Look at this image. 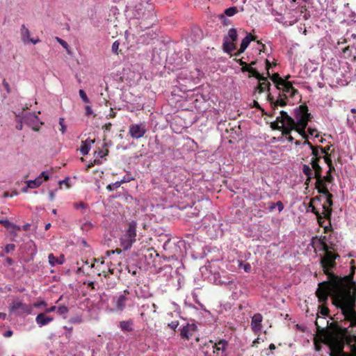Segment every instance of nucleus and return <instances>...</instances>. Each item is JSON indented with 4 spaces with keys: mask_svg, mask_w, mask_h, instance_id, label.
I'll use <instances>...</instances> for the list:
<instances>
[{
    "mask_svg": "<svg viewBox=\"0 0 356 356\" xmlns=\"http://www.w3.org/2000/svg\"><path fill=\"white\" fill-rule=\"evenodd\" d=\"M43 182V180L41 179V177H37L33 180H28L26 181V188L23 189V191L26 192L28 188H36L39 187Z\"/></svg>",
    "mask_w": 356,
    "mask_h": 356,
    "instance_id": "22",
    "label": "nucleus"
},
{
    "mask_svg": "<svg viewBox=\"0 0 356 356\" xmlns=\"http://www.w3.org/2000/svg\"><path fill=\"white\" fill-rule=\"evenodd\" d=\"M159 254L153 248L147 249L142 254L140 259L149 267H156V260L159 259Z\"/></svg>",
    "mask_w": 356,
    "mask_h": 356,
    "instance_id": "7",
    "label": "nucleus"
},
{
    "mask_svg": "<svg viewBox=\"0 0 356 356\" xmlns=\"http://www.w3.org/2000/svg\"><path fill=\"white\" fill-rule=\"evenodd\" d=\"M238 39L237 30L235 28H232L228 31L227 35L224 36L222 47L225 52L231 54L232 51L236 49V47L234 44Z\"/></svg>",
    "mask_w": 356,
    "mask_h": 356,
    "instance_id": "6",
    "label": "nucleus"
},
{
    "mask_svg": "<svg viewBox=\"0 0 356 356\" xmlns=\"http://www.w3.org/2000/svg\"><path fill=\"white\" fill-rule=\"evenodd\" d=\"M127 294H129V291L128 290H124L122 294L113 298V301L115 304V308L118 311L122 312L124 309L126 307V302L128 300L127 296Z\"/></svg>",
    "mask_w": 356,
    "mask_h": 356,
    "instance_id": "13",
    "label": "nucleus"
},
{
    "mask_svg": "<svg viewBox=\"0 0 356 356\" xmlns=\"http://www.w3.org/2000/svg\"><path fill=\"white\" fill-rule=\"evenodd\" d=\"M59 124L60 125L61 128H60V131L64 134L66 131V126L65 124H64V118H59Z\"/></svg>",
    "mask_w": 356,
    "mask_h": 356,
    "instance_id": "48",
    "label": "nucleus"
},
{
    "mask_svg": "<svg viewBox=\"0 0 356 356\" xmlns=\"http://www.w3.org/2000/svg\"><path fill=\"white\" fill-rule=\"evenodd\" d=\"M259 83L255 89V92L257 90H259V92L261 93V92H264L266 89H267L268 91L270 90V84L268 82V81L267 80V78H266V81H259Z\"/></svg>",
    "mask_w": 356,
    "mask_h": 356,
    "instance_id": "26",
    "label": "nucleus"
},
{
    "mask_svg": "<svg viewBox=\"0 0 356 356\" xmlns=\"http://www.w3.org/2000/svg\"><path fill=\"white\" fill-rule=\"evenodd\" d=\"M312 149V155L314 156V158L313 159H318V158H320V159H322V157L321 156H319V149H320V146H314L312 148H311Z\"/></svg>",
    "mask_w": 356,
    "mask_h": 356,
    "instance_id": "39",
    "label": "nucleus"
},
{
    "mask_svg": "<svg viewBox=\"0 0 356 356\" xmlns=\"http://www.w3.org/2000/svg\"><path fill=\"white\" fill-rule=\"evenodd\" d=\"M85 110H86V116H89L90 115H92L93 113V111H92V109L91 108V106L87 105L85 106Z\"/></svg>",
    "mask_w": 356,
    "mask_h": 356,
    "instance_id": "56",
    "label": "nucleus"
},
{
    "mask_svg": "<svg viewBox=\"0 0 356 356\" xmlns=\"http://www.w3.org/2000/svg\"><path fill=\"white\" fill-rule=\"evenodd\" d=\"M238 13V8L236 6L229 7L225 10L223 14L228 17H232Z\"/></svg>",
    "mask_w": 356,
    "mask_h": 356,
    "instance_id": "33",
    "label": "nucleus"
},
{
    "mask_svg": "<svg viewBox=\"0 0 356 356\" xmlns=\"http://www.w3.org/2000/svg\"><path fill=\"white\" fill-rule=\"evenodd\" d=\"M97 154L100 158H104L108 154V150L106 149L105 151L99 149L98 152H95V154Z\"/></svg>",
    "mask_w": 356,
    "mask_h": 356,
    "instance_id": "46",
    "label": "nucleus"
},
{
    "mask_svg": "<svg viewBox=\"0 0 356 356\" xmlns=\"http://www.w3.org/2000/svg\"><path fill=\"white\" fill-rule=\"evenodd\" d=\"M186 325H187V327H188L190 332L195 331L197 328L196 325H195L193 323H192V324L187 323Z\"/></svg>",
    "mask_w": 356,
    "mask_h": 356,
    "instance_id": "61",
    "label": "nucleus"
},
{
    "mask_svg": "<svg viewBox=\"0 0 356 356\" xmlns=\"http://www.w3.org/2000/svg\"><path fill=\"white\" fill-rule=\"evenodd\" d=\"M189 328L188 327H187V325H186L185 326H184L181 329V333H180V335H181V338H184V339H188L190 336H189Z\"/></svg>",
    "mask_w": 356,
    "mask_h": 356,
    "instance_id": "36",
    "label": "nucleus"
},
{
    "mask_svg": "<svg viewBox=\"0 0 356 356\" xmlns=\"http://www.w3.org/2000/svg\"><path fill=\"white\" fill-rule=\"evenodd\" d=\"M320 149H321L322 154L327 155V152L330 149V147H322L320 146Z\"/></svg>",
    "mask_w": 356,
    "mask_h": 356,
    "instance_id": "62",
    "label": "nucleus"
},
{
    "mask_svg": "<svg viewBox=\"0 0 356 356\" xmlns=\"http://www.w3.org/2000/svg\"><path fill=\"white\" fill-rule=\"evenodd\" d=\"M134 321L131 319L122 321L119 323V327L123 332H132L134 330Z\"/></svg>",
    "mask_w": 356,
    "mask_h": 356,
    "instance_id": "19",
    "label": "nucleus"
},
{
    "mask_svg": "<svg viewBox=\"0 0 356 356\" xmlns=\"http://www.w3.org/2000/svg\"><path fill=\"white\" fill-rule=\"evenodd\" d=\"M323 178L327 183H332L334 179L331 175V172L329 174L327 173L326 176L323 177Z\"/></svg>",
    "mask_w": 356,
    "mask_h": 356,
    "instance_id": "50",
    "label": "nucleus"
},
{
    "mask_svg": "<svg viewBox=\"0 0 356 356\" xmlns=\"http://www.w3.org/2000/svg\"><path fill=\"white\" fill-rule=\"evenodd\" d=\"M325 255L321 257V265L323 272L327 275L329 281H324L318 284L316 294L318 301L325 303L331 296L335 307H343L348 309L353 314V307L356 303V282L353 280L356 267L355 261H350V272L348 275L339 277L331 272L337 264L335 260L339 257L338 254L333 253L329 245L322 240H319Z\"/></svg>",
    "mask_w": 356,
    "mask_h": 356,
    "instance_id": "1",
    "label": "nucleus"
},
{
    "mask_svg": "<svg viewBox=\"0 0 356 356\" xmlns=\"http://www.w3.org/2000/svg\"><path fill=\"white\" fill-rule=\"evenodd\" d=\"M129 132L133 138L138 139L144 136L146 129L143 124H134L129 127Z\"/></svg>",
    "mask_w": 356,
    "mask_h": 356,
    "instance_id": "11",
    "label": "nucleus"
},
{
    "mask_svg": "<svg viewBox=\"0 0 356 356\" xmlns=\"http://www.w3.org/2000/svg\"><path fill=\"white\" fill-rule=\"evenodd\" d=\"M262 318L261 314L259 313L252 317L251 328L254 332L257 333L261 330Z\"/></svg>",
    "mask_w": 356,
    "mask_h": 356,
    "instance_id": "14",
    "label": "nucleus"
},
{
    "mask_svg": "<svg viewBox=\"0 0 356 356\" xmlns=\"http://www.w3.org/2000/svg\"><path fill=\"white\" fill-rule=\"evenodd\" d=\"M21 38L22 40L24 43H28V41L30 40V31L26 27L24 24H22L21 26Z\"/></svg>",
    "mask_w": 356,
    "mask_h": 356,
    "instance_id": "25",
    "label": "nucleus"
},
{
    "mask_svg": "<svg viewBox=\"0 0 356 356\" xmlns=\"http://www.w3.org/2000/svg\"><path fill=\"white\" fill-rule=\"evenodd\" d=\"M69 309L66 306H60L57 308V313L59 315L66 314Z\"/></svg>",
    "mask_w": 356,
    "mask_h": 356,
    "instance_id": "44",
    "label": "nucleus"
},
{
    "mask_svg": "<svg viewBox=\"0 0 356 356\" xmlns=\"http://www.w3.org/2000/svg\"><path fill=\"white\" fill-rule=\"evenodd\" d=\"M136 227L137 222L135 220H132L128 223L125 233L120 238L121 245L124 250H127L130 249L132 246V244L136 241V238L137 236Z\"/></svg>",
    "mask_w": 356,
    "mask_h": 356,
    "instance_id": "5",
    "label": "nucleus"
},
{
    "mask_svg": "<svg viewBox=\"0 0 356 356\" xmlns=\"http://www.w3.org/2000/svg\"><path fill=\"white\" fill-rule=\"evenodd\" d=\"M2 84H3L5 90H6V92L8 93H10L11 92V89L10 88V86H9L8 83L5 79L3 80Z\"/></svg>",
    "mask_w": 356,
    "mask_h": 356,
    "instance_id": "54",
    "label": "nucleus"
},
{
    "mask_svg": "<svg viewBox=\"0 0 356 356\" xmlns=\"http://www.w3.org/2000/svg\"><path fill=\"white\" fill-rule=\"evenodd\" d=\"M214 282L218 285H229L233 283V281L229 278L222 280L220 276H218V277H215Z\"/></svg>",
    "mask_w": 356,
    "mask_h": 356,
    "instance_id": "31",
    "label": "nucleus"
},
{
    "mask_svg": "<svg viewBox=\"0 0 356 356\" xmlns=\"http://www.w3.org/2000/svg\"><path fill=\"white\" fill-rule=\"evenodd\" d=\"M218 17L223 26H229L232 23L231 20L227 19L225 14H220L218 16Z\"/></svg>",
    "mask_w": 356,
    "mask_h": 356,
    "instance_id": "35",
    "label": "nucleus"
},
{
    "mask_svg": "<svg viewBox=\"0 0 356 356\" xmlns=\"http://www.w3.org/2000/svg\"><path fill=\"white\" fill-rule=\"evenodd\" d=\"M314 178H316V181L315 183L316 188L318 190V192L319 193V190H321L323 188H327L326 186V181L323 179L322 177V174L319 175L318 177H314Z\"/></svg>",
    "mask_w": 356,
    "mask_h": 356,
    "instance_id": "27",
    "label": "nucleus"
},
{
    "mask_svg": "<svg viewBox=\"0 0 356 356\" xmlns=\"http://www.w3.org/2000/svg\"><path fill=\"white\" fill-rule=\"evenodd\" d=\"M134 16L139 20L138 26L141 31L152 28L158 22L154 6L148 1L136 5Z\"/></svg>",
    "mask_w": 356,
    "mask_h": 356,
    "instance_id": "4",
    "label": "nucleus"
},
{
    "mask_svg": "<svg viewBox=\"0 0 356 356\" xmlns=\"http://www.w3.org/2000/svg\"><path fill=\"white\" fill-rule=\"evenodd\" d=\"M320 160V158H318L312 159L311 161L312 168L314 170V177H319V175L322 174V168L318 164Z\"/></svg>",
    "mask_w": 356,
    "mask_h": 356,
    "instance_id": "23",
    "label": "nucleus"
},
{
    "mask_svg": "<svg viewBox=\"0 0 356 356\" xmlns=\"http://www.w3.org/2000/svg\"><path fill=\"white\" fill-rule=\"evenodd\" d=\"M316 332L321 337V341L327 345L330 349V356H353L343 351L347 337L350 334L348 328L339 325L337 323H331L329 330H325L318 325V319L315 322Z\"/></svg>",
    "mask_w": 356,
    "mask_h": 356,
    "instance_id": "3",
    "label": "nucleus"
},
{
    "mask_svg": "<svg viewBox=\"0 0 356 356\" xmlns=\"http://www.w3.org/2000/svg\"><path fill=\"white\" fill-rule=\"evenodd\" d=\"M13 332L12 330H7L6 332H4L3 337H6V338L10 337L13 335Z\"/></svg>",
    "mask_w": 356,
    "mask_h": 356,
    "instance_id": "63",
    "label": "nucleus"
},
{
    "mask_svg": "<svg viewBox=\"0 0 356 356\" xmlns=\"http://www.w3.org/2000/svg\"><path fill=\"white\" fill-rule=\"evenodd\" d=\"M36 323L40 327L47 325L49 323L53 321V318L45 316L44 314H39L35 318Z\"/></svg>",
    "mask_w": 356,
    "mask_h": 356,
    "instance_id": "18",
    "label": "nucleus"
},
{
    "mask_svg": "<svg viewBox=\"0 0 356 356\" xmlns=\"http://www.w3.org/2000/svg\"><path fill=\"white\" fill-rule=\"evenodd\" d=\"M280 92V94L284 97L285 99H288V97H293L296 93H298V90L295 89L292 83L287 80L284 81L283 85L281 86V88L278 89Z\"/></svg>",
    "mask_w": 356,
    "mask_h": 356,
    "instance_id": "10",
    "label": "nucleus"
},
{
    "mask_svg": "<svg viewBox=\"0 0 356 356\" xmlns=\"http://www.w3.org/2000/svg\"><path fill=\"white\" fill-rule=\"evenodd\" d=\"M112 124L111 122L105 124V125L103 127V129H104L106 131H109L111 129Z\"/></svg>",
    "mask_w": 356,
    "mask_h": 356,
    "instance_id": "64",
    "label": "nucleus"
},
{
    "mask_svg": "<svg viewBox=\"0 0 356 356\" xmlns=\"http://www.w3.org/2000/svg\"><path fill=\"white\" fill-rule=\"evenodd\" d=\"M48 259L49 263L51 266H54L56 265H61L65 261V257L63 254H61L59 257H56L51 253L49 254Z\"/></svg>",
    "mask_w": 356,
    "mask_h": 356,
    "instance_id": "20",
    "label": "nucleus"
},
{
    "mask_svg": "<svg viewBox=\"0 0 356 356\" xmlns=\"http://www.w3.org/2000/svg\"><path fill=\"white\" fill-rule=\"evenodd\" d=\"M255 63H256L254 61H252L250 63V65H249L246 64L245 63L241 62V65H244V66L242 68L243 72H250V70L252 67V65H255Z\"/></svg>",
    "mask_w": 356,
    "mask_h": 356,
    "instance_id": "43",
    "label": "nucleus"
},
{
    "mask_svg": "<svg viewBox=\"0 0 356 356\" xmlns=\"http://www.w3.org/2000/svg\"><path fill=\"white\" fill-rule=\"evenodd\" d=\"M322 158L325 160V162L328 165V166L330 168V169L327 170V174H329L330 172H332V170H334V168L332 165V160L330 158V156L328 155H325Z\"/></svg>",
    "mask_w": 356,
    "mask_h": 356,
    "instance_id": "37",
    "label": "nucleus"
},
{
    "mask_svg": "<svg viewBox=\"0 0 356 356\" xmlns=\"http://www.w3.org/2000/svg\"><path fill=\"white\" fill-rule=\"evenodd\" d=\"M150 307L153 308V312L156 313L157 307H156V304H154V303H152L151 305H144L142 306V308L144 309H149Z\"/></svg>",
    "mask_w": 356,
    "mask_h": 356,
    "instance_id": "53",
    "label": "nucleus"
},
{
    "mask_svg": "<svg viewBox=\"0 0 356 356\" xmlns=\"http://www.w3.org/2000/svg\"><path fill=\"white\" fill-rule=\"evenodd\" d=\"M329 312V309L327 307H321V314L323 316H326L327 315Z\"/></svg>",
    "mask_w": 356,
    "mask_h": 356,
    "instance_id": "60",
    "label": "nucleus"
},
{
    "mask_svg": "<svg viewBox=\"0 0 356 356\" xmlns=\"http://www.w3.org/2000/svg\"><path fill=\"white\" fill-rule=\"evenodd\" d=\"M25 124L31 127L35 131H38L40 124H42L40 122L39 118L35 113H27L23 118Z\"/></svg>",
    "mask_w": 356,
    "mask_h": 356,
    "instance_id": "12",
    "label": "nucleus"
},
{
    "mask_svg": "<svg viewBox=\"0 0 356 356\" xmlns=\"http://www.w3.org/2000/svg\"><path fill=\"white\" fill-rule=\"evenodd\" d=\"M133 179H134V177H132L130 175H127L126 176H124L123 177L122 179H121L119 181L122 184H124V183L129 182V181H131Z\"/></svg>",
    "mask_w": 356,
    "mask_h": 356,
    "instance_id": "47",
    "label": "nucleus"
},
{
    "mask_svg": "<svg viewBox=\"0 0 356 356\" xmlns=\"http://www.w3.org/2000/svg\"><path fill=\"white\" fill-rule=\"evenodd\" d=\"M72 323H80L82 322V318L80 316H75L70 319Z\"/></svg>",
    "mask_w": 356,
    "mask_h": 356,
    "instance_id": "52",
    "label": "nucleus"
},
{
    "mask_svg": "<svg viewBox=\"0 0 356 356\" xmlns=\"http://www.w3.org/2000/svg\"><path fill=\"white\" fill-rule=\"evenodd\" d=\"M267 100L270 102V106L273 108L274 104L275 103V100L273 96H272L271 94L269 93L267 97Z\"/></svg>",
    "mask_w": 356,
    "mask_h": 356,
    "instance_id": "55",
    "label": "nucleus"
},
{
    "mask_svg": "<svg viewBox=\"0 0 356 356\" xmlns=\"http://www.w3.org/2000/svg\"><path fill=\"white\" fill-rule=\"evenodd\" d=\"M15 250V245L13 243L8 244L5 246L3 251L5 253L8 254Z\"/></svg>",
    "mask_w": 356,
    "mask_h": 356,
    "instance_id": "41",
    "label": "nucleus"
},
{
    "mask_svg": "<svg viewBox=\"0 0 356 356\" xmlns=\"http://www.w3.org/2000/svg\"><path fill=\"white\" fill-rule=\"evenodd\" d=\"M302 172L307 176V181H311L314 177V172H312V168L306 164L302 165Z\"/></svg>",
    "mask_w": 356,
    "mask_h": 356,
    "instance_id": "29",
    "label": "nucleus"
},
{
    "mask_svg": "<svg viewBox=\"0 0 356 356\" xmlns=\"http://www.w3.org/2000/svg\"><path fill=\"white\" fill-rule=\"evenodd\" d=\"M95 143V140H91L90 138L86 139L84 141H82V145L80 147V152L82 155H87L90 149L91 145Z\"/></svg>",
    "mask_w": 356,
    "mask_h": 356,
    "instance_id": "17",
    "label": "nucleus"
},
{
    "mask_svg": "<svg viewBox=\"0 0 356 356\" xmlns=\"http://www.w3.org/2000/svg\"><path fill=\"white\" fill-rule=\"evenodd\" d=\"M119 45H120V43L118 40L115 41L113 43L112 47H111V50L113 54H117V55L119 54Z\"/></svg>",
    "mask_w": 356,
    "mask_h": 356,
    "instance_id": "42",
    "label": "nucleus"
},
{
    "mask_svg": "<svg viewBox=\"0 0 356 356\" xmlns=\"http://www.w3.org/2000/svg\"><path fill=\"white\" fill-rule=\"evenodd\" d=\"M178 325H179L178 321H172L171 323H168V326L170 327L173 330H175V329L178 327Z\"/></svg>",
    "mask_w": 356,
    "mask_h": 356,
    "instance_id": "51",
    "label": "nucleus"
},
{
    "mask_svg": "<svg viewBox=\"0 0 356 356\" xmlns=\"http://www.w3.org/2000/svg\"><path fill=\"white\" fill-rule=\"evenodd\" d=\"M287 99H285L284 97L281 95V94H279L277 99L275 100V103L274 104L273 108V113H270V116H273L275 115V111L277 108L278 106H285L287 104Z\"/></svg>",
    "mask_w": 356,
    "mask_h": 356,
    "instance_id": "21",
    "label": "nucleus"
},
{
    "mask_svg": "<svg viewBox=\"0 0 356 356\" xmlns=\"http://www.w3.org/2000/svg\"><path fill=\"white\" fill-rule=\"evenodd\" d=\"M74 207L76 209H79L80 208L81 209H86V206L84 203L83 202H79V203H74Z\"/></svg>",
    "mask_w": 356,
    "mask_h": 356,
    "instance_id": "57",
    "label": "nucleus"
},
{
    "mask_svg": "<svg viewBox=\"0 0 356 356\" xmlns=\"http://www.w3.org/2000/svg\"><path fill=\"white\" fill-rule=\"evenodd\" d=\"M192 34H194V42L200 40L202 38V34L198 29H194L192 30Z\"/></svg>",
    "mask_w": 356,
    "mask_h": 356,
    "instance_id": "38",
    "label": "nucleus"
},
{
    "mask_svg": "<svg viewBox=\"0 0 356 356\" xmlns=\"http://www.w3.org/2000/svg\"><path fill=\"white\" fill-rule=\"evenodd\" d=\"M79 96H80L81 99L83 100V102H84L85 103L90 102V100H89L86 92L83 90L80 89L79 91Z\"/></svg>",
    "mask_w": 356,
    "mask_h": 356,
    "instance_id": "40",
    "label": "nucleus"
},
{
    "mask_svg": "<svg viewBox=\"0 0 356 356\" xmlns=\"http://www.w3.org/2000/svg\"><path fill=\"white\" fill-rule=\"evenodd\" d=\"M0 224L2 225L6 229L13 228L15 230H20L21 229V227L19 226H17L16 225L11 223L8 220H0Z\"/></svg>",
    "mask_w": 356,
    "mask_h": 356,
    "instance_id": "30",
    "label": "nucleus"
},
{
    "mask_svg": "<svg viewBox=\"0 0 356 356\" xmlns=\"http://www.w3.org/2000/svg\"><path fill=\"white\" fill-rule=\"evenodd\" d=\"M308 208L311 212H312L316 216V218L320 225H321V220L323 218L330 219L331 217L332 209L327 207L325 204L322 205L323 212L321 213L317 211L316 207L313 205V202L312 201L310 202Z\"/></svg>",
    "mask_w": 356,
    "mask_h": 356,
    "instance_id": "8",
    "label": "nucleus"
},
{
    "mask_svg": "<svg viewBox=\"0 0 356 356\" xmlns=\"http://www.w3.org/2000/svg\"><path fill=\"white\" fill-rule=\"evenodd\" d=\"M158 38V33L156 31L151 30L140 37L141 42L144 44H149L152 40Z\"/></svg>",
    "mask_w": 356,
    "mask_h": 356,
    "instance_id": "16",
    "label": "nucleus"
},
{
    "mask_svg": "<svg viewBox=\"0 0 356 356\" xmlns=\"http://www.w3.org/2000/svg\"><path fill=\"white\" fill-rule=\"evenodd\" d=\"M56 40L59 42V44L63 47H64L65 49H67L68 48V44L66 41L60 39V38H56Z\"/></svg>",
    "mask_w": 356,
    "mask_h": 356,
    "instance_id": "49",
    "label": "nucleus"
},
{
    "mask_svg": "<svg viewBox=\"0 0 356 356\" xmlns=\"http://www.w3.org/2000/svg\"><path fill=\"white\" fill-rule=\"evenodd\" d=\"M254 37L251 33H247L246 36L242 40L240 48L238 52L236 54V56L240 55L243 53L245 50L248 48L250 42L254 40Z\"/></svg>",
    "mask_w": 356,
    "mask_h": 356,
    "instance_id": "15",
    "label": "nucleus"
},
{
    "mask_svg": "<svg viewBox=\"0 0 356 356\" xmlns=\"http://www.w3.org/2000/svg\"><path fill=\"white\" fill-rule=\"evenodd\" d=\"M227 344L228 342L226 340L221 339L218 342V343H215V346L216 347L217 350H222V351H224Z\"/></svg>",
    "mask_w": 356,
    "mask_h": 356,
    "instance_id": "34",
    "label": "nucleus"
},
{
    "mask_svg": "<svg viewBox=\"0 0 356 356\" xmlns=\"http://www.w3.org/2000/svg\"><path fill=\"white\" fill-rule=\"evenodd\" d=\"M319 193L323 194L326 196V202L328 204V208L331 209L330 207L333 204L332 202V197L333 195L329 192L327 188H323L321 190H319Z\"/></svg>",
    "mask_w": 356,
    "mask_h": 356,
    "instance_id": "24",
    "label": "nucleus"
},
{
    "mask_svg": "<svg viewBox=\"0 0 356 356\" xmlns=\"http://www.w3.org/2000/svg\"><path fill=\"white\" fill-rule=\"evenodd\" d=\"M10 310L11 312H17V314L19 316L23 314H31L32 308L31 306L19 300H14L10 306Z\"/></svg>",
    "mask_w": 356,
    "mask_h": 356,
    "instance_id": "9",
    "label": "nucleus"
},
{
    "mask_svg": "<svg viewBox=\"0 0 356 356\" xmlns=\"http://www.w3.org/2000/svg\"><path fill=\"white\" fill-rule=\"evenodd\" d=\"M121 186V184L120 181H116L113 184H110L106 186V188L109 191H113L114 189H116L119 188Z\"/></svg>",
    "mask_w": 356,
    "mask_h": 356,
    "instance_id": "45",
    "label": "nucleus"
},
{
    "mask_svg": "<svg viewBox=\"0 0 356 356\" xmlns=\"http://www.w3.org/2000/svg\"><path fill=\"white\" fill-rule=\"evenodd\" d=\"M307 106L303 104L296 107L293 112L294 118L290 116L287 112L281 111L280 115L271 122L273 129L282 131L283 135H289L293 130L298 132L304 138H307L305 129L312 119Z\"/></svg>",
    "mask_w": 356,
    "mask_h": 356,
    "instance_id": "2",
    "label": "nucleus"
},
{
    "mask_svg": "<svg viewBox=\"0 0 356 356\" xmlns=\"http://www.w3.org/2000/svg\"><path fill=\"white\" fill-rule=\"evenodd\" d=\"M249 73L251 76L258 79L259 81H266V77L262 76L255 68L252 67Z\"/></svg>",
    "mask_w": 356,
    "mask_h": 356,
    "instance_id": "32",
    "label": "nucleus"
},
{
    "mask_svg": "<svg viewBox=\"0 0 356 356\" xmlns=\"http://www.w3.org/2000/svg\"><path fill=\"white\" fill-rule=\"evenodd\" d=\"M38 177H41V179H42V178H44V180H48L49 178V176L47 171H43L41 172V174Z\"/></svg>",
    "mask_w": 356,
    "mask_h": 356,
    "instance_id": "58",
    "label": "nucleus"
},
{
    "mask_svg": "<svg viewBox=\"0 0 356 356\" xmlns=\"http://www.w3.org/2000/svg\"><path fill=\"white\" fill-rule=\"evenodd\" d=\"M275 206L277 207L279 212L282 211L284 209V204L281 201H277L275 203Z\"/></svg>",
    "mask_w": 356,
    "mask_h": 356,
    "instance_id": "59",
    "label": "nucleus"
},
{
    "mask_svg": "<svg viewBox=\"0 0 356 356\" xmlns=\"http://www.w3.org/2000/svg\"><path fill=\"white\" fill-rule=\"evenodd\" d=\"M270 79L276 84V87L277 89L281 88V86L283 85L284 81L286 80L280 77L279 74L277 73L273 74L272 76H270Z\"/></svg>",
    "mask_w": 356,
    "mask_h": 356,
    "instance_id": "28",
    "label": "nucleus"
}]
</instances>
